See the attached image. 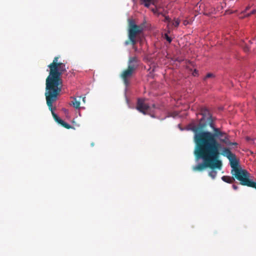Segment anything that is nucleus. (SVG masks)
<instances>
[{"instance_id":"b1692460","label":"nucleus","mask_w":256,"mask_h":256,"mask_svg":"<svg viewBox=\"0 0 256 256\" xmlns=\"http://www.w3.org/2000/svg\"><path fill=\"white\" fill-rule=\"evenodd\" d=\"M134 48L135 50H137V48H136V47H134Z\"/></svg>"},{"instance_id":"412c9836","label":"nucleus","mask_w":256,"mask_h":256,"mask_svg":"<svg viewBox=\"0 0 256 256\" xmlns=\"http://www.w3.org/2000/svg\"><path fill=\"white\" fill-rule=\"evenodd\" d=\"M244 50L245 52H248L249 50V48L248 46H246L244 48Z\"/></svg>"},{"instance_id":"7ed1b4c3","label":"nucleus","mask_w":256,"mask_h":256,"mask_svg":"<svg viewBox=\"0 0 256 256\" xmlns=\"http://www.w3.org/2000/svg\"><path fill=\"white\" fill-rule=\"evenodd\" d=\"M232 168L231 174L242 186H247L256 189V182L250 179V174L239 166V162L236 155L228 160Z\"/></svg>"},{"instance_id":"1a4fd4ad","label":"nucleus","mask_w":256,"mask_h":256,"mask_svg":"<svg viewBox=\"0 0 256 256\" xmlns=\"http://www.w3.org/2000/svg\"><path fill=\"white\" fill-rule=\"evenodd\" d=\"M222 154L226 157L228 160L232 156H234V154H232L228 148H224L222 150Z\"/></svg>"},{"instance_id":"f257e3e1","label":"nucleus","mask_w":256,"mask_h":256,"mask_svg":"<svg viewBox=\"0 0 256 256\" xmlns=\"http://www.w3.org/2000/svg\"><path fill=\"white\" fill-rule=\"evenodd\" d=\"M227 146H237L236 142H230L228 136L220 128L214 129V132H204L197 136L198 149H194V154L196 160L202 159L203 162L192 167L194 172H202L207 168L220 170L222 163L218 160L221 144L218 142Z\"/></svg>"},{"instance_id":"f3484780","label":"nucleus","mask_w":256,"mask_h":256,"mask_svg":"<svg viewBox=\"0 0 256 256\" xmlns=\"http://www.w3.org/2000/svg\"><path fill=\"white\" fill-rule=\"evenodd\" d=\"M144 6L146 7H148L150 4V0H144Z\"/></svg>"},{"instance_id":"dca6fc26","label":"nucleus","mask_w":256,"mask_h":256,"mask_svg":"<svg viewBox=\"0 0 256 256\" xmlns=\"http://www.w3.org/2000/svg\"><path fill=\"white\" fill-rule=\"evenodd\" d=\"M180 22V20H176L172 22V25L176 27H177L178 26Z\"/></svg>"},{"instance_id":"f8f14e48","label":"nucleus","mask_w":256,"mask_h":256,"mask_svg":"<svg viewBox=\"0 0 256 256\" xmlns=\"http://www.w3.org/2000/svg\"><path fill=\"white\" fill-rule=\"evenodd\" d=\"M212 170L209 172V176L212 177L213 179H214L216 176V174H217V172L215 170H214V168H212ZM218 169V168H217Z\"/></svg>"},{"instance_id":"f03ea898","label":"nucleus","mask_w":256,"mask_h":256,"mask_svg":"<svg viewBox=\"0 0 256 256\" xmlns=\"http://www.w3.org/2000/svg\"><path fill=\"white\" fill-rule=\"evenodd\" d=\"M58 58L59 56L54 57L52 62L48 66L50 72L46 80L44 94L48 109L51 112L54 120L58 124L62 122V120L54 112L56 108L53 107L52 104L58 100L62 92V75L66 71L67 69L66 64L58 62Z\"/></svg>"},{"instance_id":"a211bd4d","label":"nucleus","mask_w":256,"mask_h":256,"mask_svg":"<svg viewBox=\"0 0 256 256\" xmlns=\"http://www.w3.org/2000/svg\"><path fill=\"white\" fill-rule=\"evenodd\" d=\"M212 77H214V75L212 73H208L206 75L205 78H210Z\"/></svg>"},{"instance_id":"ddd939ff","label":"nucleus","mask_w":256,"mask_h":256,"mask_svg":"<svg viewBox=\"0 0 256 256\" xmlns=\"http://www.w3.org/2000/svg\"><path fill=\"white\" fill-rule=\"evenodd\" d=\"M59 124H60L63 127L67 129H70L72 128V126L70 124L64 122L63 120H62V122H60Z\"/></svg>"},{"instance_id":"20e7f679","label":"nucleus","mask_w":256,"mask_h":256,"mask_svg":"<svg viewBox=\"0 0 256 256\" xmlns=\"http://www.w3.org/2000/svg\"><path fill=\"white\" fill-rule=\"evenodd\" d=\"M200 114L202 115V117L200 119L198 124L196 126L193 124L192 126L190 128L191 130L194 133V141L196 144L195 149L198 148L197 136L202 132H208V131L204 130L208 125L212 128L214 132V129L217 128L215 127L214 122V120L212 114L206 108H201Z\"/></svg>"},{"instance_id":"9b49d317","label":"nucleus","mask_w":256,"mask_h":256,"mask_svg":"<svg viewBox=\"0 0 256 256\" xmlns=\"http://www.w3.org/2000/svg\"><path fill=\"white\" fill-rule=\"evenodd\" d=\"M72 104L74 108H80V100H77L76 98H74L72 102Z\"/></svg>"},{"instance_id":"4be33fe9","label":"nucleus","mask_w":256,"mask_h":256,"mask_svg":"<svg viewBox=\"0 0 256 256\" xmlns=\"http://www.w3.org/2000/svg\"><path fill=\"white\" fill-rule=\"evenodd\" d=\"M250 8V6H247L244 12L246 13V11L248 10H249Z\"/></svg>"},{"instance_id":"5701e85b","label":"nucleus","mask_w":256,"mask_h":256,"mask_svg":"<svg viewBox=\"0 0 256 256\" xmlns=\"http://www.w3.org/2000/svg\"><path fill=\"white\" fill-rule=\"evenodd\" d=\"M82 100H83V101H84V100H85V98H82Z\"/></svg>"},{"instance_id":"9d476101","label":"nucleus","mask_w":256,"mask_h":256,"mask_svg":"<svg viewBox=\"0 0 256 256\" xmlns=\"http://www.w3.org/2000/svg\"><path fill=\"white\" fill-rule=\"evenodd\" d=\"M222 180L227 183L232 184L234 182V178L230 176H224L222 177Z\"/></svg>"},{"instance_id":"39448f33","label":"nucleus","mask_w":256,"mask_h":256,"mask_svg":"<svg viewBox=\"0 0 256 256\" xmlns=\"http://www.w3.org/2000/svg\"><path fill=\"white\" fill-rule=\"evenodd\" d=\"M143 30L142 26H138L133 22H130L128 30V40L124 42V44L127 46L130 44L134 46L137 42L136 36L142 32Z\"/></svg>"},{"instance_id":"6ab92c4d","label":"nucleus","mask_w":256,"mask_h":256,"mask_svg":"<svg viewBox=\"0 0 256 256\" xmlns=\"http://www.w3.org/2000/svg\"><path fill=\"white\" fill-rule=\"evenodd\" d=\"M164 22H170V18L168 16H166L164 15Z\"/></svg>"},{"instance_id":"aec40b11","label":"nucleus","mask_w":256,"mask_h":256,"mask_svg":"<svg viewBox=\"0 0 256 256\" xmlns=\"http://www.w3.org/2000/svg\"><path fill=\"white\" fill-rule=\"evenodd\" d=\"M232 188L234 190H236L238 188V186L235 184L232 185Z\"/></svg>"},{"instance_id":"2eb2a0df","label":"nucleus","mask_w":256,"mask_h":256,"mask_svg":"<svg viewBox=\"0 0 256 256\" xmlns=\"http://www.w3.org/2000/svg\"><path fill=\"white\" fill-rule=\"evenodd\" d=\"M164 38L166 40L169 42V43H170L172 40V39L170 37L168 34H164Z\"/></svg>"},{"instance_id":"0eeeda50","label":"nucleus","mask_w":256,"mask_h":256,"mask_svg":"<svg viewBox=\"0 0 256 256\" xmlns=\"http://www.w3.org/2000/svg\"><path fill=\"white\" fill-rule=\"evenodd\" d=\"M150 106L144 102V99L138 98L137 102L136 109L140 112L146 114V112L149 110Z\"/></svg>"},{"instance_id":"423d86ee","label":"nucleus","mask_w":256,"mask_h":256,"mask_svg":"<svg viewBox=\"0 0 256 256\" xmlns=\"http://www.w3.org/2000/svg\"><path fill=\"white\" fill-rule=\"evenodd\" d=\"M134 71L135 70H132L131 68H127L124 70L121 74L120 77L126 86L129 85V80L132 76Z\"/></svg>"},{"instance_id":"6e6552de","label":"nucleus","mask_w":256,"mask_h":256,"mask_svg":"<svg viewBox=\"0 0 256 256\" xmlns=\"http://www.w3.org/2000/svg\"><path fill=\"white\" fill-rule=\"evenodd\" d=\"M138 62L139 60L137 56H130L128 58V68H131L136 70L139 66Z\"/></svg>"},{"instance_id":"4468645a","label":"nucleus","mask_w":256,"mask_h":256,"mask_svg":"<svg viewBox=\"0 0 256 256\" xmlns=\"http://www.w3.org/2000/svg\"><path fill=\"white\" fill-rule=\"evenodd\" d=\"M252 14H254V15H255L256 16V10H252L250 12V13H248V14H246L245 15H244V16L246 17H248L250 16Z\"/></svg>"}]
</instances>
